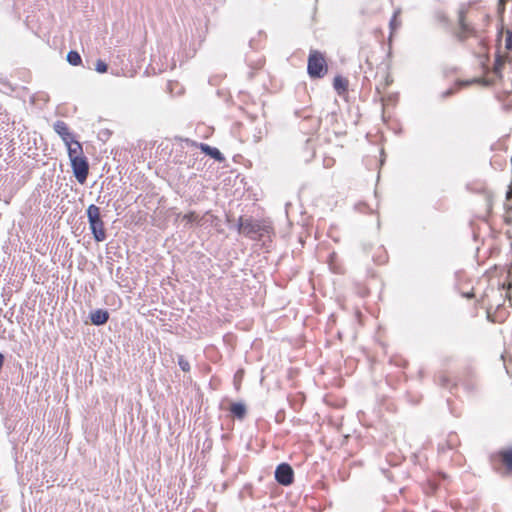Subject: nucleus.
I'll list each match as a JSON object with an SVG mask.
<instances>
[{"instance_id": "nucleus-1", "label": "nucleus", "mask_w": 512, "mask_h": 512, "mask_svg": "<svg viewBox=\"0 0 512 512\" xmlns=\"http://www.w3.org/2000/svg\"><path fill=\"white\" fill-rule=\"evenodd\" d=\"M490 23L489 15L482 9L471 8L466 12H460L458 24L455 31V37L464 42L469 38L478 37L480 30L487 27Z\"/></svg>"}, {"instance_id": "nucleus-2", "label": "nucleus", "mask_w": 512, "mask_h": 512, "mask_svg": "<svg viewBox=\"0 0 512 512\" xmlns=\"http://www.w3.org/2000/svg\"><path fill=\"white\" fill-rule=\"evenodd\" d=\"M73 174L80 184H84L89 175V162L84 155L82 144L76 140L65 145Z\"/></svg>"}, {"instance_id": "nucleus-3", "label": "nucleus", "mask_w": 512, "mask_h": 512, "mask_svg": "<svg viewBox=\"0 0 512 512\" xmlns=\"http://www.w3.org/2000/svg\"><path fill=\"white\" fill-rule=\"evenodd\" d=\"M366 64L371 72L376 69L374 78H379V83L376 85V91L378 94H382L393 83L388 63L385 61H378V58H375L374 55H371V57L367 55Z\"/></svg>"}, {"instance_id": "nucleus-4", "label": "nucleus", "mask_w": 512, "mask_h": 512, "mask_svg": "<svg viewBox=\"0 0 512 512\" xmlns=\"http://www.w3.org/2000/svg\"><path fill=\"white\" fill-rule=\"evenodd\" d=\"M87 217L91 232L97 242L106 239V230L104 222L101 218V210L98 206L91 204L87 208Z\"/></svg>"}, {"instance_id": "nucleus-5", "label": "nucleus", "mask_w": 512, "mask_h": 512, "mask_svg": "<svg viewBox=\"0 0 512 512\" xmlns=\"http://www.w3.org/2000/svg\"><path fill=\"white\" fill-rule=\"evenodd\" d=\"M493 469L501 475L512 474V447L501 449L490 456Z\"/></svg>"}, {"instance_id": "nucleus-6", "label": "nucleus", "mask_w": 512, "mask_h": 512, "mask_svg": "<svg viewBox=\"0 0 512 512\" xmlns=\"http://www.w3.org/2000/svg\"><path fill=\"white\" fill-rule=\"evenodd\" d=\"M307 72L311 78H322L328 72V64L323 53L311 50L308 57Z\"/></svg>"}, {"instance_id": "nucleus-7", "label": "nucleus", "mask_w": 512, "mask_h": 512, "mask_svg": "<svg viewBox=\"0 0 512 512\" xmlns=\"http://www.w3.org/2000/svg\"><path fill=\"white\" fill-rule=\"evenodd\" d=\"M275 478L282 485H290L294 479L293 469L289 464L282 463L276 468Z\"/></svg>"}, {"instance_id": "nucleus-8", "label": "nucleus", "mask_w": 512, "mask_h": 512, "mask_svg": "<svg viewBox=\"0 0 512 512\" xmlns=\"http://www.w3.org/2000/svg\"><path fill=\"white\" fill-rule=\"evenodd\" d=\"M53 129L60 136L65 145L76 141L73 132L64 121H56L53 125Z\"/></svg>"}, {"instance_id": "nucleus-9", "label": "nucleus", "mask_w": 512, "mask_h": 512, "mask_svg": "<svg viewBox=\"0 0 512 512\" xmlns=\"http://www.w3.org/2000/svg\"><path fill=\"white\" fill-rule=\"evenodd\" d=\"M349 81L347 78L340 75L336 76L333 80V88L338 95L343 96L348 92Z\"/></svg>"}, {"instance_id": "nucleus-10", "label": "nucleus", "mask_w": 512, "mask_h": 512, "mask_svg": "<svg viewBox=\"0 0 512 512\" xmlns=\"http://www.w3.org/2000/svg\"><path fill=\"white\" fill-rule=\"evenodd\" d=\"M199 148L203 153H205L206 155H209L210 157H212L213 159H215L217 161L221 162L224 160L222 153L219 151V149H217L215 147H211L205 143H200Z\"/></svg>"}, {"instance_id": "nucleus-11", "label": "nucleus", "mask_w": 512, "mask_h": 512, "mask_svg": "<svg viewBox=\"0 0 512 512\" xmlns=\"http://www.w3.org/2000/svg\"><path fill=\"white\" fill-rule=\"evenodd\" d=\"M91 322L94 325H103L109 319V313L106 310L98 309L90 314Z\"/></svg>"}, {"instance_id": "nucleus-12", "label": "nucleus", "mask_w": 512, "mask_h": 512, "mask_svg": "<svg viewBox=\"0 0 512 512\" xmlns=\"http://www.w3.org/2000/svg\"><path fill=\"white\" fill-rule=\"evenodd\" d=\"M240 231L246 236H252L259 231V225L247 220L240 223Z\"/></svg>"}, {"instance_id": "nucleus-13", "label": "nucleus", "mask_w": 512, "mask_h": 512, "mask_svg": "<svg viewBox=\"0 0 512 512\" xmlns=\"http://www.w3.org/2000/svg\"><path fill=\"white\" fill-rule=\"evenodd\" d=\"M229 410L238 419H243L246 415V407L242 403H232Z\"/></svg>"}, {"instance_id": "nucleus-14", "label": "nucleus", "mask_w": 512, "mask_h": 512, "mask_svg": "<svg viewBox=\"0 0 512 512\" xmlns=\"http://www.w3.org/2000/svg\"><path fill=\"white\" fill-rule=\"evenodd\" d=\"M438 382L441 386L445 388H449L451 386H456V383L453 379L450 378V375L448 372H441L438 375Z\"/></svg>"}, {"instance_id": "nucleus-15", "label": "nucleus", "mask_w": 512, "mask_h": 512, "mask_svg": "<svg viewBox=\"0 0 512 512\" xmlns=\"http://www.w3.org/2000/svg\"><path fill=\"white\" fill-rule=\"evenodd\" d=\"M67 61L73 66H78L82 63V58L77 51H70L67 54Z\"/></svg>"}, {"instance_id": "nucleus-16", "label": "nucleus", "mask_w": 512, "mask_h": 512, "mask_svg": "<svg viewBox=\"0 0 512 512\" xmlns=\"http://www.w3.org/2000/svg\"><path fill=\"white\" fill-rule=\"evenodd\" d=\"M182 219L186 222V224L190 223H199L201 221V217L195 212L190 211L182 216Z\"/></svg>"}, {"instance_id": "nucleus-17", "label": "nucleus", "mask_w": 512, "mask_h": 512, "mask_svg": "<svg viewBox=\"0 0 512 512\" xmlns=\"http://www.w3.org/2000/svg\"><path fill=\"white\" fill-rule=\"evenodd\" d=\"M178 364L183 372H189L191 370L189 361L183 355L178 356Z\"/></svg>"}, {"instance_id": "nucleus-18", "label": "nucleus", "mask_w": 512, "mask_h": 512, "mask_svg": "<svg viewBox=\"0 0 512 512\" xmlns=\"http://www.w3.org/2000/svg\"><path fill=\"white\" fill-rule=\"evenodd\" d=\"M399 12H395L390 20L391 30L394 31L400 26Z\"/></svg>"}, {"instance_id": "nucleus-19", "label": "nucleus", "mask_w": 512, "mask_h": 512, "mask_svg": "<svg viewBox=\"0 0 512 512\" xmlns=\"http://www.w3.org/2000/svg\"><path fill=\"white\" fill-rule=\"evenodd\" d=\"M95 69L99 73H105V72H107L108 66L104 61L97 60V62L95 64Z\"/></svg>"}, {"instance_id": "nucleus-20", "label": "nucleus", "mask_w": 512, "mask_h": 512, "mask_svg": "<svg viewBox=\"0 0 512 512\" xmlns=\"http://www.w3.org/2000/svg\"><path fill=\"white\" fill-rule=\"evenodd\" d=\"M506 48L512 50V32L507 31L506 33Z\"/></svg>"}, {"instance_id": "nucleus-21", "label": "nucleus", "mask_w": 512, "mask_h": 512, "mask_svg": "<svg viewBox=\"0 0 512 512\" xmlns=\"http://www.w3.org/2000/svg\"><path fill=\"white\" fill-rule=\"evenodd\" d=\"M506 2H507V0H499V3H498V12H499V14H503L504 13Z\"/></svg>"}, {"instance_id": "nucleus-22", "label": "nucleus", "mask_w": 512, "mask_h": 512, "mask_svg": "<svg viewBox=\"0 0 512 512\" xmlns=\"http://www.w3.org/2000/svg\"><path fill=\"white\" fill-rule=\"evenodd\" d=\"M3 363H4V356L2 353H0V369L2 368L3 366Z\"/></svg>"}, {"instance_id": "nucleus-23", "label": "nucleus", "mask_w": 512, "mask_h": 512, "mask_svg": "<svg viewBox=\"0 0 512 512\" xmlns=\"http://www.w3.org/2000/svg\"><path fill=\"white\" fill-rule=\"evenodd\" d=\"M506 93L512 92V81L510 82V87L505 90Z\"/></svg>"}, {"instance_id": "nucleus-24", "label": "nucleus", "mask_w": 512, "mask_h": 512, "mask_svg": "<svg viewBox=\"0 0 512 512\" xmlns=\"http://www.w3.org/2000/svg\"><path fill=\"white\" fill-rule=\"evenodd\" d=\"M465 296H466L467 298H472V297H474V293L469 292V293L465 294Z\"/></svg>"}, {"instance_id": "nucleus-25", "label": "nucleus", "mask_w": 512, "mask_h": 512, "mask_svg": "<svg viewBox=\"0 0 512 512\" xmlns=\"http://www.w3.org/2000/svg\"><path fill=\"white\" fill-rule=\"evenodd\" d=\"M429 484H430L431 489H432L433 491H435V490L437 489V486H436L435 484L430 483V482H429Z\"/></svg>"}]
</instances>
